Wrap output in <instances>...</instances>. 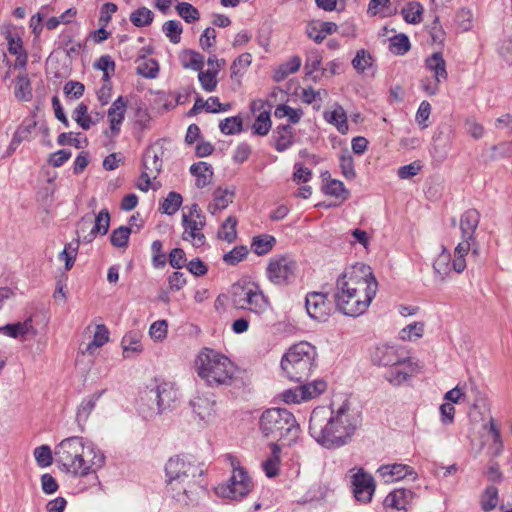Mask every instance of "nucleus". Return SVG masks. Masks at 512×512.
<instances>
[{"label": "nucleus", "mask_w": 512, "mask_h": 512, "mask_svg": "<svg viewBox=\"0 0 512 512\" xmlns=\"http://www.w3.org/2000/svg\"><path fill=\"white\" fill-rule=\"evenodd\" d=\"M127 109V101L122 97H118L108 109L109 129L104 131L106 137L110 139L116 138L120 134L121 124L125 118Z\"/></svg>", "instance_id": "obj_21"}, {"label": "nucleus", "mask_w": 512, "mask_h": 512, "mask_svg": "<svg viewBox=\"0 0 512 512\" xmlns=\"http://www.w3.org/2000/svg\"><path fill=\"white\" fill-rule=\"evenodd\" d=\"M274 115L279 119L287 117L291 123L296 124L300 121L303 111L301 109L292 108L288 105H278L275 109Z\"/></svg>", "instance_id": "obj_51"}, {"label": "nucleus", "mask_w": 512, "mask_h": 512, "mask_svg": "<svg viewBox=\"0 0 512 512\" xmlns=\"http://www.w3.org/2000/svg\"><path fill=\"white\" fill-rule=\"evenodd\" d=\"M181 224L183 227L182 239L190 242L194 247H201L206 242L203 229L206 225V217L198 204L185 206L182 210Z\"/></svg>", "instance_id": "obj_10"}, {"label": "nucleus", "mask_w": 512, "mask_h": 512, "mask_svg": "<svg viewBox=\"0 0 512 512\" xmlns=\"http://www.w3.org/2000/svg\"><path fill=\"white\" fill-rule=\"evenodd\" d=\"M158 70V63L153 59L144 60L137 67V72L146 78H155Z\"/></svg>", "instance_id": "obj_62"}, {"label": "nucleus", "mask_w": 512, "mask_h": 512, "mask_svg": "<svg viewBox=\"0 0 512 512\" xmlns=\"http://www.w3.org/2000/svg\"><path fill=\"white\" fill-rule=\"evenodd\" d=\"M243 121L239 116L227 117L220 122V131L225 135H234L242 131Z\"/></svg>", "instance_id": "obj_45"}, {"label": "nucleus", "mask_w": 512, "mask_h": 512, "mask_svg": "<svg viewBox=\"0 0 512 512\" xmlns=\"http://www.w3.org/2000/svg\"><path fill=\"white\" fill-rule=\"evenodd\" d=\"M236 225H237L236 218L233 216L228 217L222 224V226L218 232V237L222 240L229 242V243L233 242L237 235Z\"/></svg>", "instance_id": "obj_50"}, {"label": "nucleus", "mask_w": 512, "mask_h": 512, "mask_svg": "<svg viewBox=\"0 0 512 512\" xmlns=\"http://www.w3.org/2000/svg\"><path fill=\"white\" fill-rule=\"evenodd\" d=\"M230 464L232 467L230 478L225 483L218 485L215 491L222 498L239 501L252 491L254 484L236 458L230 457Z\"/></svg>", "instance_id": "obj_8"}, {"label": "nucleus", "mask_w": 512, "mask_h": 512, "mask_svg": "<svg viewBox=\"0 0 512 512\" xmlns=\"http://www.w3.org/2000/svg\"><path fill=\"white\" fill-rule=\"evenodd\" d=\"M376 473L385 484L398 482L406 477H411L413 481L418 478L417 473L411 466L402 463L381 465Z\"/></svg>", "instance_id": "obj_20"}, {"label": "nucleus", "mask_w": 512, "mask_h": 512, "mask_svg": "<svg viewBox=\"0 0 512 512\" xmlns=\"http://www.w3.org/2000/svg\"><path fill=\"white\" fill-rule=\"evenodd\" d=\"M271 455L262 463V469L265 475L273 478L278 475L280 467V452L281 449L276 443L271 444Z\"/></svg>", "instance_id": "obj_32"}, {"label": "nucleus", "mask_w": 512, "mask_h": 512, "mask_svg": "<svg viewBox=\"0 0 512 512\" xmlns=\"http://www.w3.org/2000/svg\"><path fill=\"white\" fill-rule=\"evenodd\" d=\"M378 283L372 270L364 264L346 269L336 281L335 305L344 315H362L376 296Z\"/></svg>", "instance_id": "obj_2"}, {"label": "nucleus", "mask_w": 512, "mask_h": 512, "mask_svg": "<svg viewBox=\"0 0 512 512\" xmlns=\"http://www.w3.org/2000/svg\"><path fill=\"white\" fill-rule=\"evenodd\" d=\"M308 315L319 322H325L333 311V304L328 295L322 292H310L305 298Z\"/></svg>", "instance_id": "obj_18"}, {"label": "nucleus", "mask_w": 512, "mask_h": 512, "mask_svg": "<svg viewBox=\"0 0 512 512\" xmlns=\"http://www.w3.org/2000/svg\"><path fill=\"white\" fill-rule=\"evenodd\" d=\"M339 162L343 176L348 180L354 179L356 172L352 155L349 153L342 154L339 158Z\"/></svg>", "instance_id": "obj_58"}, {"label": "nucleus", "mask_w": 512, "mask_h": 512, "mask_svg": "<svg viewBox=\"0 0 512 512\" xmlns=\"http://www.w3.org/2000/svg\"><path fill=\"white\" fill-rule=\"evenodd\" d=\"M322 63V55L318 50H311L307 53L305 61V69L307 74L317 71Z\"/></svg>", "instance_id": "obj_63"}, {"label": "nucleus", "mask_w": 512, "mask_h": 512, "mask_svg": "<svg viewBox=\"0 0 512 512\" xmlns=\"http://www.w3.org/2000/svg\"><path fill=\"white\" fill-rule=\"evenodd\" d=\"M425 67L433 74V78L423 79L421 87L427 95L434 96L439 92L440 85L448 78L446 61L440 52H435L425 60Z\"/></svg>", "instance_id": "obj_12"}, {"label": "nucleus", "mask_w": 512, "mask_h": 512, "mask_svg": "<svg viewBox=\"0 0 512 512\" xmlns=\"http://www.w3.org/2000/svg\"><path fill=\"white\" fill-rule=\"evenodd\" d=\"M93 219L91 216L86 215L82 217L78 224L77 234L78 237H82L83 241L91 242L97 234L105 235L109 230L110 214L108 209H102L94 219V225L91 230L85 234L86 228L92 224Z\"/></svg>", "instance_id": "obj_16"}, {"label": "nucleus", "mask_w": 512, "mask_h": 512, "mask_svg": "<svg viewBox=\"0 0 512 512\" xmlns=\"http://www.w3.org/2000/svg\"><path fill=\"white\" fill-rule=\"evenodd\" d=\"M106 392V389L96 391L93 394L84 398L77 410V418L79 420H87L90 416L91 412L94 410L96 403L102 397V395Z\"/></svg>", "instance_id": "obj_33"}, {"label": "nucleus", "mask_w": 512, "mask_h": 512, "mask_svg": "<svg viewBox=\"0 0 512 512\" xmlns=\"http://www.w3.org/2000/svg\"><path fill=\"white\" fill-rule=\"evenodd\" d=\"M79 243L78 240L74 243H68L65 245L63 251L59 254V259L65 262V269L69 271L72 269L78 251Z\"/></svg>", "instance_id": "obj_53"}, {"label": "nucleus", "mask_w": 512, "mask_h": 512, "mask_svg": "<svg viewBox=\"0 0 512 512\" xmlns=\"http://www.w3.org/2000/svg\"><path fill=\"white\" fill-rule=\"evenodd\" d=\"M248 254V250L244 246H238L230 252L224 254L223 261L229 265H236L241 262Z\"/></svg>", "instance_id": "obj_61"}, {"label": "nucleus", "mask_w": 512, "mask_h": 512, "mask_svg": "<svg viewBox=\"0 0 512 512\" xmlns=\"http://www.w3.org/2000/svg\"><path fill=\"white\" fill-rule=\"evenodd\" d=\"M298 269L297 262L289 255H275L266 267V276L274 285L286 286L292 283Z\"/></svg>", "instance_id": "obj_11"}, {"label": "nucleus", "mask_w": 512, "mask_h": 512, "mask_svg": "<svg viewBox=\"0 0 512 512\" xmlns=\"http://www.w3.org/2000/svg\"><path fill=\"white\" fill-rule=\"evenodd\" d=\"M15 97L21 101H29L32 98L31 83L26 74H20L16 78Z\"/></svg>", "instance_id": "obj_37"}, {"label": "nucleus", "mask_w": 512, "mask_h": 512, "mask_svg": "<svg viewBox=\"0 0 512 512\" xmlns=\"http://www.w3.org/2000/svg\"><path fill=\"white\" fill-rule=\"evenodd\" d=\"M424 334V323L423 322H414L411 323L404 328H402L399 332V338L403 341H416L420 339Z\"/></svg>", "instance_id": "obj_40"}, {"label": "nucleus", "mask_w": 512, "mask_h": 512, "mask_svg": "<svg viewBox=\"0 0 512 512\" xmlns=\"http://www.w3.org/2000/svg\"><path fill=\"white\" fill-rule=\"evenodd\" d=\"M168 323L166 320H158L151 324L149 335L155 341H162L167 337Z\"/></svg>", "instance_id": "obj_60"}, {"label": "nucleus", "mask_w": 512, "mask_h": 512, "mask_svg": "<svg viewBox=\"0 0 512 512\" xmlns=\"http://www.w3.org/2000/svg\"><path fill=\"white\" fill-rule=\"evenodd\" d=\"M360 425V414L346 400L340 405L316 407L310 416L309 433L321 446L337 449L351 441Z\"/></svg>", "instance_id": "obj_1"}, {"label": "nucleus", "mask_w": 512, "mask_h": 512, "mask_svg": "<svg viewBox=\"0 0 512 512\" xmlns=\"http://www.w3.org/2000/svg\"><path fill=\"white\" fill-rule=\"evenodd\" d=\"M131 229L126 226H121L115 229L110 237L111 244L115 247H126L128 244Z\"/></svg>", "instance_id": "obj_56"}, {"label": "nucleus", "mask_w": 512, "mask_h": 512, "mask_svg": "<svg viewBox=\"0 0 512 512\" xmlns=\"http://www.w3.org/2000/svg\"><path fill=\"white\" fill-rule=\"evenodd\" d=\"M410 49V42L406 35L399 34L390 41V50L398 55L405 54Z\"/></svg>", "instance_id": "obj_59"}, {"label": "nucleus", "mask_w": 512, "mask_h": 512, "mask_svg": "<svg viewBox=\"0 0 512 512\" xmlns=\"http://www.w3.org/2000/svg\"><path fill=\"white\" fill-rule=\"evenodd\" d=\"M499 503L498 489L494 485L487 486L480 497L483 511L488 512L497 507Z\"/></svg>", "instance_id": "obj_36"}, {"label": "nucleus", "mask_w": 512, "mask_h": 512, "mask_svg": "<svg viewBox=\"0 0 512 512\" xmlns=\"http://www.w3.org/2000/svg\"><path fill=\"white\" fill-rule=\"evenodd\" d=\"M180 62L185 69L200 71L204 66V57L194 50H184L180 53Z\"/></svg>", "instance_id": "obj_34"}, {"label": "nucleus", "mask_w": 512, "mask_h": 512, "mask_svg": "<svg viewBox=\"0 0 512 512\" xmlns=\"http://www.w3.org/2000/svg\"><path fill=\"white\" fill-rule=\"evenodd\" d=\"M422 12L423 8L418 2H411L402 9L405 21L411 24H417L421 21Z\"/></svg>", "instance_id": "obj_52"}, {"label": "nucleus", "mask_w": 512, "mask_h": 512, "mask_svg": "<svg viewBox=\"0 0 512 512\" xmlns=\"http://www.w3.org/2000/svg\"><path fill=\"white\" fill-rule=\"evenodd\" d=\"M164 140H157L150 145L144 152L142 166L149 174L156 175L160 173L163 165Z\"/></svg>", "instance_id": "obj_22"}, {"label": "nucleus", "mask_w": 512, "mask_h": 512, "mask_svg": "<svg viewBox=\"0 0 512 512\" xmlns=\"http://www.w3.org/2000/svg\"><path fill=\"white\" fill-rule=\"evenodd\" d=\"M190 173L195 177L197 188H204L211 184L213 179V169L207 162L199 161L190 166Z\"/></svg>", "instance_id": "obj_27"}, {"label": "nucleus", "mask_w": 512, "mask_h": 512, "mask_svg": "<svg viewBox=\"0 0 512 512\" xmlns=\"http://www.w3.org/2000/svg\"><path fill=\"white\" fill-rule=\"evenodd\" d=\"M194 368L210 387L231 385L236 373L235 365L227 356L207 347L198 353Z\"/></svg>", "instance_id": "obj_5"}, {"label": "nucleus", "mask_w": 512, "mask_h": 512, "mask_svg": "<svg viewBox=\"0 0 512 512\" xmlns=\"http://www.w3.org/2000/svg\"><path fill=\"white\" fill-rule=\"evenodd\" d=\"M420 371V366L407 356L399 363L387 367L384 378L393 386H400Z\"/></svg>", "instance_id": "obj_17"}, {"label": "nucleus", "mask_w": 512, "mask_h": 512, "mask_svg": "<svg viewBox=\"0 0 512 512\" xmlns=\"http://www.w3.org/2000/svg\"><path fill=\"white\" fill-rule=\"evenodd\" d=\"M178 15L187 23H193L199 20L200 13L197 8L188 2H180L176 5Z\"/></svg>", "instance_id": "obj_44"}, {"label": "nucleus", "mask_w": 512, "mask_h": 512, "mask_svg": "<svg viewBox=\"0 0 512 512\" xmlns=\"http://www.w3.org/2000/svg\"><path fill=\"white\" fill-rule=\"evenodd\" d=\"M34 457L38 466L45 468L52 464V451L49 446L42 445L34 449Z\"/></svg>", "instance_id": "obj_55"}, {"label": "nucleus", "mask_w": 512, "mask_h": 512, "mask_svg": "<svg viewBox=\"0 0 512 512\" xmlns=\"http://www.w3.org/2000/svg\"><path fill=\"white\" fill-rule=\"evenodd\" d=\"M109 340L108 329L104 325H97L92 341L87 345V351L93 353L95 349L100 348Z\"/></svg>", "instance_id": "obj_47"}, {"label": "nucleus", "mask_w": 512, "mask_h": 512, "mask_svg": "<svg viewBox=\"0 0 512 512\" xmlns=\"http://www.w3.org/2000/svg\"><path fill=\"white\" fill-rule=\"evenodd\" d=\"M153 12L147 7H140L130 14V21L135 27H145L152 23Z\"/></svg>", "instance_id": "obj_39"}, {"label": "nucleus", "mask_w": 512, "mask_h": 512, "mask_svg": "<svg viewBox=\"0 0 512 512\" xmlns=\"http://www.w3.org/2000/svg\"><path fill=\"white\" fill-rule=\"evenodd\" d=\"M407 356L408 354L404 348L395 345L380 344L372 352L371 359L375 365L387 368L396 365Z\"/></svg>", "instance_id": "obj_19"}, {"label": "nucleus", "mask_w": 512, "mask_h": 512, "mask_svg": "<svg viewBox=\"0 0 512 512\" xmlns=\"http://www.w3.org/2000/svg\"><path fill=\"white\" fill-rule=\"evenodd\" d=\"M8 44V51L11 55L16 56V60L14 62V68L16 69H24L27 65V53L23 47V42L21 38L12 34L11 32H7L5 36Z\"/></svg>", "instance_id": "obj_25"}, {"label": "nucleus", "mask_w": 512, "mask_h": 512, "mask_svg": "<svg viewBox=\"0 0 512 512\" xmlns=\"http://www.w3.org/2000/svg\"><path fill=\"white\" fill-rule=\"evenodd\" d=\"M167 487L172 497L188 505L192 501L198 483L197 477L201 476L202 470L183 457H172L165 466Z\"/></svg>", "instance_id": "obj_4"}, {"label": "nucleus", "mask_w": 512, "mask_h": 512, "mask_svg": "<svg viewBox=\"0 0 512 512\" xmlns=\"http://www.w3.org/2000/svg\"><path fill=\"white\" fill-rule=\"evenodd\" d=\"M325 193L335 197H342L343 199L347 198L348 191L345 189L344 184L339 180H330L325 185Z\"/></svg>", "instance_id": "obj_64"}, {"label": "nucleus", "mask_w": 512, "mask_h": 512, "mask_svg": "<svg viewBox=\"0 0 512 512\" xmlns=\"http://www.w3.org/2000/svg\"><path fill=\"white\" fill-rule=\"evenodd\" d=\"M472 250L474 255H478L479 246L476 238L462 239V241L456 246L454 250V259L452 261L453 270L457 273H462L466 268L465 257Z\"/></svg>", "instance_id": "obj_24"}, {"label": "nucleus", "mask_w": 512, "mask_h": 512, "mask_svg": "<svg viewBox=\"0 0 512 512\" xmlns=\"http://www.w3.org/2000/svg\"><path fill=\"white\" fill-rule=\"evenodd\" d=\"M325 119L328 123L334 125L339 133L346 134L349 130L347 115L340 105H335L334 109L325 113Z\"/></svg>", "instance_id": "obj_30"}, {"label": "nucleus", "mask_w": 512, "mask_h": 512, "mask_svg": "<svg viewBox=\"0 0 512 512\" xmlns=\"http://www.w3.org/2000/svg\"><path fill=\"white\" fill-rule=\"evenodd\" d=\"M433 269L440 281H444L450 276L451 271H454L451 262V254L446 248L443 247L441 253L435 259Z\"/></svg>", "instance_id": "obj_29"}, {"label": "nucleus", "mask_w": 512, "mask_h": 512, "mask_svg": "<svg viewBox=\"0 0 512 512\" xmlns=\"http://www.w3.org/2000/svg\"><path fill=\"white\" fill-rule=\"evenodd\" d=\"M123 355L126 358L133 357L142 351L140 337L136 333L126 334L122 339Z\"/></svg>", "instance_id": "obj_35"}, {"label": "nucleus", "mask_w": 512, "mask_h": 512, "mask_svg": "<svg viewBox=\"0 0 512 512\" xmlns=\"http://www.w3.org/2000/svg\"><path fill=\"white\" fill-rule=\"evenodd\" d=\"M304 400H311L321 395L327 388V384L323 380H315L300 386Z\"/></svg>", "instance_id": "obj_41"}, {"label": "nucleus", "mask_w": 512, "mask_h": 512, "mask_svg": "<svg viewBox=\"0 0 512 512\" xmlns=\"http://www.w3.org/2000/svg\"><path fill=\"white\" fill-rule=\"evenodd\" d=\"M352 493L356 501L362 504L371 502L376 490L375 480L371 474L363 468H353L350 470Z\"/></svg>", "instance_id": "obj_15"}, {"label": "nucleus", "mask_w": 512, "mask_h": 512, "mask_svg": "<svg viewBox=\"0 0 512 512\" xmlns=\"http://www.w3.org/2000/svg\"><path fill=\"white\" fill-rule=\"evenodd\" d=\"M271 119L269 111H262L257 116L255 122L252 125L253 132L259 136H265L271 129Z\"/></svg>", "instance_id": "obj_46"}, {"label": "nucleus", "mask_w": 512, "mask_h": 512, "mask_svg": "<svg viewBox=\"0 0 512 512\" xmlns=\"http://www.w3.org/2000/svg\"><path fill=\"white\" fill-rule=\"evenodd\" d=\"M416 499V494L411 489L398 488L391 491L384 499L385 508L397 511H407Z\"/></svg>", "instance_id": "obj_23"}, {"label": "nucleus", "mask_w": 512, "mask_h": 512, "mask_svg": "<svg viewBox=\"0 0 512 512\" xmlns=\"http://www.w3.org/2000/svg\"><path fill=\"white\" fill-rule=\"evenodd\" d=\"M260 431L272 441L285 440L288 444L295 442L300 434V426L293 413L284 408H271L260 417Z\"/></svg>", "instance_id": "obj_6"}, {"label": "nucleus", "mask_w": 512, "mask_h": 512, "mask_svg": "<svg viewBox=\"0 0 512 512\" xmlns=\"http://www.w3.org/2000/svg\"><path fill=\"white\" fill-rule=\"evenodd\" d=\"M149 398L156 402V413L162 415L176 409L179 403V392L174 384L161 382L150 389Z\"/></svg>", "instance_id": "obj_14"}, {"label": "nucleus", "mask_w": 512, "mask_h": 512, "mask_svg": "<svg viewBox=\"0 0 512 512\" xmlns=\"http://www.w3.org/2000/svg\"><path fill=\"white\" fill-rule=\"evenodd\" d=\"M275 243L276 239L273 236L265 234L254 237L251 247L257 255H265L273 249Z\"/></svg>", "instance_id": "obj_38"}, {"label": "nucleus", "mask_w": 512, "mask_h": 512, "mask_svg": "<svg viewBox=\"0 0 512 512\" xmlns=\"http://www.w3.org/2000/svg\"><path fill=\"white\" fill-rule=\"evenodd\" d=\"M194 414L206 425L215 423L218 409L215 395L211 392L197 390L190 400Z\"/></svg>", "instance_id": "obj_13"}, {"label": "nucleus", "mask_w": 512, "mask_h": 512, "mask_svg": "<svg viewBox=\"0 0 512 512\" xmlns=\"http://www.w3.org/2000/svg\"><path fill=\"white\" fill-rule=\"evenodd\" d=\"M217 74L214 70L207 69L203 71L202 69L198 71V80L202 89L206 92H213L217 87Z\"/></svg>", "instance_id": "obj_49"}, {"label": "nucleus", "mask_w": 512, "mask_h": 512, "mask_svg": "<svg viewBox=\"0 0 512 512\" xmlns=\"http://www.w3.org/2000/svg\"><path fill=\"white\" fill-rule=\"evenodd\" d=\"M372 64V57L365 50L357 51L355 57L352 60L353 68L359 72L363 73L367 68H369Z\"/></svg>", "instance_id": "obj_57"}, {"label": "nucleus", "mask_w": 512, "mask_h": 512, "mask_svg": "<svg viewBox=\"0 0 512 512\" xmlns=\"http://www.w3.org/2000/svg\"><path fill=\"white\" fill-rule=\"evenodd\" d=\"M234 199V191L227 188L218 187L213 192V200L208 205L207 210L211 214H216L218 211L224 210L232 203Z\"/></svg>", "instance_id": "obj_28"}, {"label": "nucleus", "mask_w": 512, "mask_h": 512, "mask_svg": "<svg viewBox=\"0 0 512 512\" xmlns=\"http://www.w3.org/2000/svg\"><path fill=\"white\" fill-rule=\"evenodd\" d=\"M275 149L278 152H283L288 149L293 143V129L290 125H280L276 128L275 132Z\"/></svg>", "instance_id": "obj_31"}, {"label": "nucleus", "mask_w": 512, "mask_h": 512, "mask_svg": "<svg viewBox=\"0 0 512 512\" xmlns=\"http://www.w3.org/2000/svg\"><path fill=\"white\" fill-rule=\"evenodd\" d=\"M182 201V196L179 193L173 191L169 192L167 197L163 200L160 209L164 214L173 215L179 210Z\"/></svg>", "instance_id": "obj_43"}, {"label": "nucleus", "mask_w": 512, "mask_h": 512, "mask_svg": "<svg viewBox=\"0 0 512 512\" xmlns=\"http://www.w3.org/2000/svg\"><path fill=\"white\" fill-rule=\"evenodd\" d=\"M162 31L171 43L178 44L181 41L183 27L179 21L168 20L164 22Z\"/></svg>", "instance_id": "obj_42"}, {"label": "nucleus", "mask_w": 512, "mask_h": 512, "mask_svg": "<svg viewBox=\"0 0 512 512\" xmlns=\"http://www.w3.org/2000/svg\"><path fill=\"white\" fill-rule=\"evenodd\" d=\"M480 213L476 209L465 211L460 218V229L462 239L475 238L474 234L479 225Z\"/></svg>", "instance_id": "obj_26"}, {"label": "nucleus", "mask_w": 512, "mask_h": 512, "mask_svg": "<svg viewBox=\"0 0 512 512\" xmlns=\"http://www.w3.org/2000/svg\"><path fill=\"white\" fill-rule=\"evenodd\" d=\"M73 119L84 130H88L95 121L88 115V107L84 103H80L73 112Z\"/></svg>", "instance_id": "obj_48"}, {"label": "nucleus", "mask_w": 512, "mask_h": 512, "mask_svg": "<svg viewBox=\"0 0 512 512\" xmlns=\"http://www.w3.org/2000/svg\"><path fill=\"white\" fill-rule=\"evenodd\" d=\"M55 461L74 476H87L104 464L105 457L95 445L82 437L63 439L55 447Z\"/></svg>", "instance_id": "obj_3"}, {"label": "nucleus", "mask_w": 512, "mask_h": 512, "mask_svg": "<svg viewBox=\"0 0 512 512\" xmlns=\"http://www.w3.org/2000/svg\"><path fill=\"white\" fill-rule=\"evenodd\" d=\"M316 347L306 341L292 345L282 356L281 368L293 381H302L310 376L316 367Z\"/></svg>", "instance_id": "obj_7"}, {"label": "nucleus", "mask_w": 512, "mask_h": 512, "mask_svg": "<svg viewBox=\"0 0 512 512\" xmlns=\"http://www.w3.org/2000/svg\"><path fill=\"white\" fill-rule=\"evenodd\" d=\"M31 325L28 322H18L15 324H8L0 327V333L5 334L12 338H17L20 335H25L28 333Z\"/></svg>", "instance_id": "obj_54"}, {"label": "nucleus", "mask_w": 512, "mask_h": 512, "mask_svg": "<svg viewBox=\"0 0 512 512\" xmlns=\"http://www.w3.org/2000/svg\"><path fill=\"white\" fill-rule=\"evenodd\" d=\"M231 298L235 307L247 309L255 314H262L269 307L268 298L254 283L234 284Z\"/></svg>", "instance_id": "obj_9"}]
</instances>
